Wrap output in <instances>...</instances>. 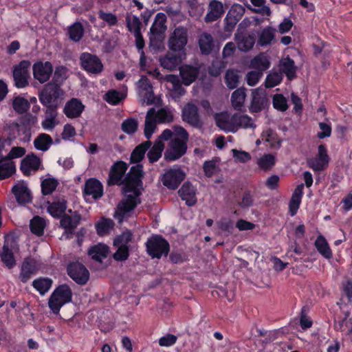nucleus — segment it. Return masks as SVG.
<instances>
[{"instance_id": "338daca9", "label": "nucleus", "mask_w": 352, "mask_h": 352, "mask_svg": "<svg viewBox=\"0 0 352 352\" xmlns=\"http://www.w3.org/2000/svg\"><path fill=\"white\" fill-rule=\"evenodd\" d=\"M132 239V234L129 231L124 232L121 235L117 236L113 241V245L127 246Z\"/></svg>"}, {"instance_id": "72a5a7b5", "label": "nucleus", "mask_w": 352, "mask_h": 352, "mask_svg": "<svg viewBox=\"0 0 352 352\" xmlns=\"http://www.w3.org/2000/svg\"><path fill=\"white\" fill-rule=\"evenodd\" d=\"M108 254L109 247L101 243L92 246L88 251V254L91 258L99 263H102V260L107 258Z\"/></svg>"}, {"instance_id": "5fc2aeb1", "label": "nucleus", "mask_w": 352, "mask_h": 352, "mask_svg": "<svg viewBox=\"0 0 352 352\" xmlns=\"http://www.w3.org/2000/svg\"><path fill=\"white\" fill-rule=\"evenodd\" d=\"M58 184V180L54 178H47L41 182L42 193L44 195L52 194Z\"/></svg>"}, {"instance_id": "13d9d810", "label": "nucleus", "mask_w": 352, "mask_h": 352, "mask_svg": "<svg viewBox=\"0 0 352 352\" xmlns=\"http://www.w3.org/2000/svg\"><path fill=\"white\" fill-rule=\"evenodd\" d=\"M26 153L25 148L21 146H14L11 148L9 153L5 157H0V164L4 160L12 161L15 158L23 157Z\"/></svg>"}, {"instance_id": "412c9836", "label": "nucleus", "mask_w": 352, "mask_h": 352, "mask_svg": "<svg viewBox=\"0 0 352 352\" xmlns=\"http://www.w3.org/2000/svg\"><path fill=\"white\" fill-rule=\"evenodd\" d=\"M234 114L230 116L227 112H221L214 116L216 124L221 129L227 132H236Z\"/></svg>"}, {"instance_id": "3c124183", "label": "nucleus", "mask_w": 352, "mask_h": 352, "mask_svg": "<svg viewBox=\"0 0 352 352\" xmlns=\"http://www.w3.org/2000/svg\"><path fill=\"white\" fill-rule=\"evenodd\" d=\"M52 280L47 278H41L33 281V287L42 295L45 294L51 287Z\"/></svg>"}, {"instance_id": "f257e3e1", "label": "nucleus", "mask_w": 352, "mask_h": 352, "mask_svg": "<svg viewBox=\"0 0 352 352\" xmlns=\"http://www.w3.org/2000/svg\"><path fill=\"white\" fill-rule=\"evenodd\" d=\"M143 175V167L140 164L133 166L127 174L126 183L124 188V198L118 204L115 214V217L120 221L140 203L139 198L140 192L135 187Z\"/></svg>"}, {"instance_id": "2f4dec72", "label": "nucleus", "mask_w": 352, "mask_h": 352, "mask_svg": "<svg viewBox=\"0 0 352 352\" xmlns=\"http://www.w3.org/2000/svg\"><path fill=\"white\" fill-rule=\"evenodd\" d=\"M84 192L87 195H91L94 199H98L103 194L102 186L97 179H89L85 183Z\"/></svg>"}, {"instance_id": "b1692460", "label": "nucleus", "mask_w": 352, "mask_h": 352, "mask_svg": "<svg viewBox=\"0 0 352 352\" xmlns=\"http://www.w3.org/2000/svg\"><path fill=\"white\" fill-rule=\"evenodd\" d=\"M12 192L15 196L17 202L20 204H25L31 201L30 190L24 182L17 183L12 187Z\"/></svg>"}, {"instance_id": "69168bd1", "label": "nucleus", "mask_w": 352, "mask_h": 352, "mask_svg": "<svg viewBox=\"0 0 352 352\" xmlns=\"http://www.w3.org/2000/svg\"><path fill=\"white\" fill-rule=\"evenodd\" d=\"M118 248L116 252L113 254V257L116 261H124L129 258V248L128 246L115 245Z\"/></svg>"}, {"instance_id": "c756f323", "label": "nucleus", "mask_w": 352, "mask_h": 352, "mask_svg": "<svg viewBox=\"0 0 352 352\" xmlns=\"http://www.w3.org/2000/svg\"><path fill=\"white\" fill-rule=\"evenodd\" d=\"M199 69L189 65H185L179 67V74L182 79V82L188 86L194 82L198 74Z\"/></svg>"}, {"instance_id": "a211bd4d", "label": "nucleus", "mask_w": 352, "mask_h": 352, "mask_svg": "<svg viewBox=\"0 0 352 352\" xmlns=\"http://www.w3.org/2000/svg\"><path fill=\"white\" fill-rule=\"evenodd\" d=\"M32 70L34 78L41 83H44L50 79L53 72V67L49 61L45 63L39 61L33 65Z\"/></svg>"}, {"instance_id": "37998d69", "label": "nucleus", "mask_w": 352, "mask_h": 352, "mask_svg": "<svg viewBox=\"0 0 352 352\" xmlns=\"http://www.w3.org/2000/svg\"><path fill=\"white\" fill-rule=\"evenodd\" d=\"M250 67L263 73V71L269 68L270 61L267 57L262 53L255 56L251 60Z\"/></svg>"}, {"instance_id": "c9c22d12", "label": "nucleus", "mask_w": 352, "mask_h": 352, "mask_svg": "<svg viewBox=\"0 0 352 352\" xmlns=\"http://www.w3.org/2000/svg\"><path fill=\"white\" fill-rule=\"evenodd\" d=\"M276 29L267 26L263 29L258 36V45L260 46H267L272 44L275 38Z\"/></svg>"}, {"instance_id": "ddd939ff", "label": "nucleus", "mask_w": 352, "mask_h": 352, "mask_svg": "<svg viewBox=\"0 0 352 352\" xmlns=\"http://www.w3.org/2000/svg\"><path fill=\"white\" fill-rule=\"evenodd\" d=\"M187 151V143L178 138H172L164 152L166 161H175L182 157Z\"/></svg>"}, {"instance_id": "6e6552de", "label": "nucleus", "mask_w": 352, "mask_h": 352, "mask_svg": "<svg viewBox=\"0 0 352 352\" xmlns=\"http://www.w3.org/2000/svg\"><path fill=\"white\" fill-rule=\"evenodd\" d=\"M81 67L89 74L98 75L103 71L101 60L95 54L83 52L79 58Z\"/></svg>"}, {"instance_id": "9d476101", "label": "nucleus", "mask_w": 352, "mask_h": 352, "mask_svg": "<svg viewBox=\"0 0 352 352\" xmlns=\"http://www.w3.org/2000/svg\"><path fill=\"white\" fill-rule=\"evenodd\" d=\"M67 272L69 276L78 285H84L89 279V270L79 262L70 263Z\"/></svg>"}, {"instance_id": "f8f14e48", "label": "nucleus", "mask_w": 352, "mask_h": 352, "mask_svg": "<svg viewBox=\"0 0 352 352\" xmlns=\"http://www.w3.org/2000/svg\"><path fill=\"white\" fill-rule=\"evenodd\" d=\"M186 173L179 167H174L165 171L162 177L164 186L169 189L177 188L182 182L185 179Z\"/></svg>"}, {"instance_id": "6e6d98bb", "label": "nucleus", "mask_w": 352, "mask_h": 352, "mask_svg": "<svg viewBox=\"0 0 352 352\" xmlns=\"http://www.w3.org/2000/svg\"><path fill=\"white\" fill-rule=\"evenodd\" d=\"M138 127V121L136 118H129L124 120L122 124V130L127 134H133L136 132Z\"/></svg>"}, {"instance_id": "c03bdc74", "label": "nucleus", "mask_w": 352, "mask_h": 352, "mask_svg": "<svg viewBox=\"0 0 352 352\" xmlns=\"http://www.w3.org/2000/svg\"><path fill=\"white\" fill-rule=\"evenodd\" d=\"M235 125H236V131H238L239 128L248 129V128H255L256 124L252 120V118L248 116V115H241L239 113L234 114Z\"/></svg>"}, {"instance_id": "680f3d73", "label": "nucleus", "mask_w": 352, "mask_h": 352, "mask_svg": "<svg viewBox=\"0 0 352 352\" xmlns=\"http://www.w3.org/2000/svg\"><path fill=\"white\" fill-rule=\"evenodd\" d=\"M239 76L238 72L234 70H228L226 76V83L229 89H234L238 86Z\"/></svg>"}, {"instance_id": "e2e57ef3", "label": "nucleus", "mask_w": 352, "mask_h": 352, "mask_svg": "<svg viewBox=\"0 0 352 352\" xmlns=\"http://www.w3.org/2000/svg\"><path fill=\"white\" fill-rule=\"evenodd\" d=\"M105 96L106 101L111 104H118L125 97L123 94L116 90L109 91Z\"/></svg>"}, {"instance_id": "a878e982", "label": "nucleus", "mask_w": 352, "mask_h": 352, "mask_svg": "<svg viewBox=\"0 0 352 352\" xmlns=\"http://www.w3.org/2000/svg\"><path fill=\"white\" fill-rule=\"evenodd\" d=\"M85 109L84 104L77 98H72L65 105L63 112L69 118H76L80 116Z\"/></svg>"}, {"instance_id": "4c0bfd02", "label": "nucleus", "mask_w": 352, "mask_h": 352, "mask_svg": "<svg viewBox=\"0 0 352 352\" xmlns=\"http://www.w3.org/2000/svg\"><path fill=\"white\" fill-rule=\"evenodd\" d=\"M151 146V142L148 140L136 146L131 155V162L138 163L140 162L144 158L146 151Z\"/></svg>"}, {"instance_id": "f3484780", "label": "nucleus", "mask_w": 352, "mask_h": 352, "mask_svg": "<svg viewBox=\"0 0 352 352\" xmlns=\"http://www.w3.org/2000/svg\"><path fill=\"white\" fill-rule=\"evenodd\" d=\"M30 66V61L22 60L18 65L14 67L13 69V78L15 85L18 88H23L28 85V78L30 77L28 69Z\"/></svg>"}, {"instance_id": "bf43d9fd", "label": "nucleus", "mask_w": 352, "mask_h": 352, "mask_svg": "<svg viewBox=\"0 0 352 352\" xmlns=\"http://www.w3.org/2000/svg\"><path fill=\"white\" fill-rule=\"evenodd\" d=\"M126 25L129 30L133 34L141 32L140 27L142 25L139 18L135 15L128 16L126 18Z\"/></svg>"}, {"instance_id": "0e129e2a", "label": "nucleus", "mask_w": 352, "mask_h": 352, "mask_svg": "<svg viewBox=\"0 0 352 352\" xmlns=\"http://www.w3.org/2000/svg\"><path fill=\"white\" fill-rule=\"evenodd\" d=\"M273 106L280 111H285L288 108L287 100L282 94H275L273 96Z\"/></svg>"}, {"instance_id": "423d86ee", "label": "nucleus", "mask_w": 352, "mask_h": 352, "mask_svg": "<svg viewBox=\"0 0 352 352\" xmlns=\"http://www.w3.org/2000/svg\"><path fill=\"white\" fill-rule=\"evenodd\" d=\"M19 250L16 239L12 235L5 236L4 243L0 251V258L4 265L12 269L16 265L14 252Z\"/></svg>"}, {"instance_id": "aec40b11", "label": "nucleus", "mask_w": 352, "mask_h": 352, "mask_svg": "<svg viewBox=\"0 0 352 352\" xmlns=\"http://www.w3.org/2000/svg\"><path fill=\"white\" fill-rule=\"evenodd\" d=\"M41 166V160L36 155L32 153L26 155L21 162L20 169L22 173L29 176L36 172Z\"/></svg>"}, {"instance_id": "052dcab7", "label": "nucleus", "mask_w": 352, "mask_h": 352, "mask_svg": "<svg viewBox=\"0 0 352 352\" xmlns=\"http://www.w3.org/2000/svg\"><path fill=\"white\" fill-rule=\"evenodd\" d=\"M254 6L256 7L254 11L263 16H270L272 14L269 6L265 5V0H250Z\"/></svg>"}, {"instance_id": "c85d7f7f", "label": "nucleus", "mask_w": 352, "mask_h": 352, "mask_svg": "<svg viewBox=\"0 0 352 352\" xmlns=\"http://www.w3.org/2000/svg\"><path fill=\"white\" fill-rule=\"evenodd\" d=\"M223 12L224 9L222 3L217 0H212L209 3L205 20L206 22L214 21L221 17Z\"/></svg>"}, {"instance_id": "603ef678", "label": "nucleus", "mask_w": 352, "mask_h": 352, "mask_svg": "<svg viewBox=\"0 0 352 352\" xmlns=\"http://www.w3.org/2000/svg\"><path fill=\"white\" fill-rule=\"evenodd\" d=\"M261 140L267 142L271 147H279L280 145L276 133L271 129H267L262 133Z\"/></svg>"}, {"instance_id": "58836bf2", "label": "nucleus", "mask_w": 352, "mask_h": 352, "mask_svg": "<svg viewBox=\"0 0 352 352\" xmlns=\"http://www.w3.org/2000/svg\"><path fill=\"white\" fill-rule=\"evenodd\" d=\"M53 143L51 136L46 133L39 134L34 140V147L39 151H46Z\"/></svg>"}, {"instance_id": "4468645a", "label": "nucleus", "mask_w": 352, "mask_h": 352, "mask_svg": "<svg viewBox=\"0 0 352 352\" xmlns=\"http://www.w3.org/2000/svg\"><path fill=\"white\" fill-rule=\"evenodd\" d=\"M329 161L325 146L320 144L318 148L317 155L307 160V166L314 171H322L328 167Z\"/></svg>"}, {"instance_id": "8fccbe9b", "label": "nucleus", "mask_w": 352, "mask_h": 352, "mask_svg": "<svg viewBox=\"0 0 352 352\" xmlns=\"http://www.w3.org/2000/svg\"><path fill=\"white\" fill-rule=\"evenodd\" d=\"M30 227L32 233L41 236L45 227V221L43 218L36 216L30 221Z\"/></svg>"}, {"instance_id": "7c9ffc66", "label": "nucleus", "mask_w": 352, "mask_h": 352, "mask_svg": "<svg viewBox=\"0 0 352 352\" xmlns=\"http://www.w3.org/2000/svg\"><path fill=\"white\" fill-rule=\"evenodd\" d=\"M198 44L201 54L207 55L213 50L214 40L210 34L203 32L199 36Z\"/></svg>"}, {"instance_id": "f704fd0d", "label": "nucleus", "mask_w": 352, "mask_h": 352, "mask_svg": "<svg viewBox=\"0 0 352 352\" xmlns=\"http://www.w3.org/2000/svg\"><path fill=\"white\" fill-rule=\"evenodd\" d=\"M67 204V201L64 199L54 201L47 207V212L55 218L62 217L63 214H65Z\"/></svg>"}, {"instance_id": "bb28decb", "label": "nucleus", "mask_w": 352, "mask_h": 352, "mask_svg": "<svg viewBox=\"0 0 352 352\" xmlns=\"http://www.w3.org/2000/svg\"><path fill=\"white\" fill-rule=\"evenodd\" d=\"M127 170V164L123 162H116L112 167L109 173V184H119Z\"/></svg>"}, {"instance_id": "f03ea898", "label": "nucleus", "mask_w": 352, "mask_h": 352, "mask_svg": "<svg viewBox=\"0 0 352 352\" xmlns=\"http://www.w3.org/2000/svg\"><path fill=\"white\" fill-rule=\"evenodd\" d=\"M173 111L163 107L156 111L154 107L149 109L146 113L144 122V135L149 139L156 129L157 124L170 123L173 121Z\"/></svg>"}, {"instance_id": "39448f33", "label": "nucleus", "mask_w": 352, "mask_h": 352, "mask_svg": "<svg viewBox=\"0 0 352 352\" xmlns=\"http://www.w3.org/2000/svg\"><path fill=\"white\" fill-rule=\"evenodd\" d=\"M146 252L153 258L166 256L170 250L169 243L162 236L153 235L146 243Z\"/></svg>"}, {"instance_id": "a18cd8bd", "label": "nucleus", "mask_w": 352, "mask_h": 352, "mask_svg": "<svg viewBox=\"0 0 352 352\" xmlns=\"http://www.w3.org/2000/svg\"><path fill=\"white\" fill-rule=\"evenodd\" d=\"M280 67L281 71L291 80L296 76V67L294 62L289 58H284L280 61Z\"/></svg>"}, {"instance_id": "1a4fd4ad", "label": "nucleus", "mask_w": 352, "mask_h": 352, "mask_svg": "<svg viewBox=\"0 0 352 352\" xmlns=\"http://www.w3.org/2000/svg\"><path fill=\"white\" fill-rule=\"evenodd\" d=\"M138 94L142 105H151L155 102V97L151 81L146 76H142L137 82Z\"/></svg>"}, {"instance_id": "2eb2a0df", "label": "nucleus", "mask_w": 352, "mask_h": 352, "mask_svg": "<svg viewBox=\"0 0 352 352\" xmlns=\"http://www.w3.org/2000/svg\"><path fill=\"white\" fill-rule=\"evenodd\" d=\"M41 267L42 263L40 260L32 257L25 258L21 264L19 279L23 283L27 282Z\"/></svg>"}, {"instance_id": "dca6fc26", "label": "nucleus", "mask_w": 352, "mask_h": 352, "mask_svg": "<svg viewBox=\"0 0 352 352\" xmlns=\"http://www.w3.org/2000/svg\"><path fill=\"white\" fill-rule=\"evenodd\" d=\"M182 119L190 126L201 129L203 126V122L199 114L198 107L192 103H187L182 109Z\"/></svg>"}, {"instance_id": "09e8293b", "label": "nucleus", "mask_w": 352, "mask_h": 352, "mask_svg": "<svg viewBox=\"0 0 352 352\" xmlns=\"http://www.w3.org/2000/svg\"><path fill=\"white\" fill-rule=\"evenodd\" d=\"M69 38L74 42H78L84 34V28L80 22H76L68 30Z\"/></svg>"}, {"instance_id": "a19ab883", "label": "nucleus", "mask_w": 352, "mask_h": 352, "mask_svg": "<svg viewBox=\"0 0 352 352\" xmlns=\"http://www.w3.org/2000/svg\"><path fill=\"white\" fill-rule=\"evenodd\" d=\"M12 106L16 113L23 114L29 110L30 104L26 98L17 96L12 99Z\"/></svg>"}, {"instance_id": "774afa93", "label": "nucleus", "mask_w": 352, "mask_h": 352, "mask_svg": "<svg viewBox=\"0 0 352 352\" xmlns=\"http://www.w3.org/2000/svg\"><path fill=\"white\" fill-rule=\"evenodd\" d=\"M245 8L240 4L233 5L228 14L239 21L245 13Z\"/></svg>"}, {"instance_id": "5701e85b", "label": "nucleus", "mask_w": 352, "mask_h": 352, "mask_svg": "<svg viewBox=\"0 0 352 352\" xmlns=\"http://www.w3.org/2000/svg\"><path fill=\"white\" fill-rule=\"evenodd\" d=\"M234 41L236 43L239 50L241 52H248L255 43L254 34L237 32L234 34Z\"/></svg>"}, {"instance_id": "49530a36", "label": "nucleus", "mask_w": 352, "mask_h": 352, "mask_svg": "<svg viewBox=\"0 0 352 352\" xmlns=\"http://www.w3.org/2000/svg\"><path fill=\"white\" fill-rule=\"evenodd\" d=\"M16 171L15 164L12 161L4 160L0 164V180L11 177Z\"/></svg>"}, {"instance_id": "20e7f679", "label": "nucleus", "mask_w": 352, "mask_h": 352, "mask_svg": "<svg viewBox=\"0 0 352 352\" xmlns=\"http://www.w3.org/2000/svg\"><path fill=\"white\" fill-rule=\"evenodd\" d=\"M72 298V292L66 284L58 286L49 299V307L54 314H58L60 309L65 304L69 302Z\"/></svg>"}, {"instance_id": "9b49d317", "label": "nucleus", "mask_w": 352, "mask_h": 352, "mask_svg": "<svg viewBox=\"0 0 352 352\" xmlns=\"http://www.w3.org/2000/svg\"><path fill=\"white\" fill-rule=\"evenodd\" d=\"M188 43V30L183 26L177 27L170 35L168 47L172 51H182Z\"/></svg>"}, {"instance_id": "473e14b6", "label": "nucleus", "mask_w": 352, "mask_h": 352, "mask_svg": "<svg viewBox=\"0 0 352 352\" xmlns=\"http://www.w3.org/2000/svg\"><path fill=\"white\" fill-rule=\"evenodd\" d=\"M303 188V184L297 186L292 195L289 204V213L291 216H294L299 208L302 196Z\"/></svg>"}, {"instance_id": "4d7b16f0", "label": "nucleus", "mask_w": 352, "mask_h": 352, "mask_svg": "<svg viewBox=\"0 0 352 352\" xmlns=\"http://www.w3.org/2000/svg\"><path fill=\"white\" fill-rule=\"evenodd\" d=\"M113 226L114 223L112 220L104 219L96 225V229L98 234L103 236L108 234Z\"/></svg>"}, {"instance_id": "393cba45", "label": "nucleus", "mask_w": 352, "mask_h": 352, "mask_svg": "<svg viewBox=\"0 0 352 352\" xmlns=\"http://www.w3.org/2000/svg\"><path fill=\"white\" fill-rule=\"evenodd\" d=\"M178 194L188 206H192L196 204V188L189 182L184 183L178 190Z\"/></svg>"}, {"instance_id": "4be33fe9", "label": "nucleus", "mask_w": 352, "mask_h": 352, "mask_svg": "<svg viewBox=\"0 0 352 352\" xmlns=\"http://www.w3.org/2000/svg\"><path fill=\"white\" fill-rule=\"evenodd\" d=\"M68 212L71 214H63L60 219V224L66 232L72 233L80 223L82 217L77 211L72 212L69 209Z\"/></svg>"}, {"instance_id": "7ed1b4c3", "label": "nucleus", "mask_w": 352, "mask_h": 352, "mask_svg": "<svg viewBox=\"0 0 352 352\" xmlns=\"http://www.w3.org/2000/svg\"><path fill=\"white\" fill-rule=\"evenodd\" d=\"M63 90L54 82L45 84L39 91L38 99L46 109H57L63 100Z\"/></svg>"}, {"instance_id": "79ce46f5", "label": "nucleus", "mask_w": 352, "mask_h": 352, "mask_svg": "<svg viewBox=\"0 0 352 352\" xmlns=\"http://www.w3.org/2000/svg\"><path fill=\"white\" fill-rule=\"evenodd\" d=\"M164 149V144L160 140H157L147 153V157L151 163L157 162L162 156Z\"/></svg>"}, {"instance_id": "864d4df0", "label": "nucleus", "mask_w": 352, "mask_h": 352, "mask_svg": "<svg viewBox=\"0 0 352 352\" xmlns=\"http://www.w3.org/2000/svg\"><path fill=\"white\" fill-rule=\"evenodd\" d=\"M258 167L264 171L270 170L275 164V157L272 154H266L258 160Z\"/></svg>"}, {"instance_id": "de8ad7c7", "label": "nucleus", "mask_w": 352, "mask_h": 352, "mask_svg": "<svg viewBox=\"0 0 352 352\" xmlns=\"http://www.w3.org/2000/svg\"><path fill=\"white\" fill-rule=\"evenodd\" d=\"M315 245L318 251L325 258H330L332 256V253L327 241L322 236H319L316 239Z\"/></svg>"}, {"instance_id": "6ab92c4d", "label": "nucleus", "mask_w": 352, "mask_h": 352, "mask_svg": "<svg viewBox=\"0 0 352 352\" xmlns=\"http://www.w3.org/2000/svg\"><path fill=\"white\" fill-rule=\"evenodd\" d=\"M252 99L249 107L250 112H260L267 106L268 100L265 91L263 89H252Z\"/></svg>"}, {"instance_id": "ea45409f", "label": "nucleus", "mask_w": 352, "mask_h": 352, "mask_svg": "<svg viewBox=\"0 0 352 352\" xmlns=\"http://www.w3.org/2000/svg\"><path fill=\"white\" fill-rule=\"evenodd\" d=\"M57 115V109H46V117L41 123L42 127L45 130H52L58 124Z\"/></svg>"}, {"instance_id": "e433bc0d", "label": "nucleus", "mask_w": 352, "mask_h": 352, "mask_svg": "<svg viewBox=\"0 0 352 352\" xmlns=\"http://www.w3.org/2000/svg\"><path fill=\"white\" fill-rule=\"evenodd\" d=\"M246 97L245 89L240 87L236 89L231 95V103L236 111H241L243 107Z\"/></svg>"}, {"instance_id": "cd10ccee", "label": "nucleus", "mask_w": 352, "mask_h": 352, "mask_svg": "<svg viewBox=\"0 0 352 352\" xmlns=\"http://www.w3.org/2000/svg\"><path fill=\"white\" fill-rule=\"evenodd\" d=\"M182 60V55L168 52L164 56L160 57L159 60L162 67L169 71H173L180 65Z\"/></svg>"}, {"instance_id": "0eeeda50", "label": "nucleus", "mask_w": 352, "mask_h": 352, "mask_svg": "<svg viewBox=\"0 0 352 352\" xmlns=\"http://www.w3.org/2000/svg\"><path fill=\"white\" fill-rule=\"evenodd\" d=\"M166 29V14L162 12L157 13L150 29V45H157L159 41H161Z\"/></svg>"}]
</instances>
